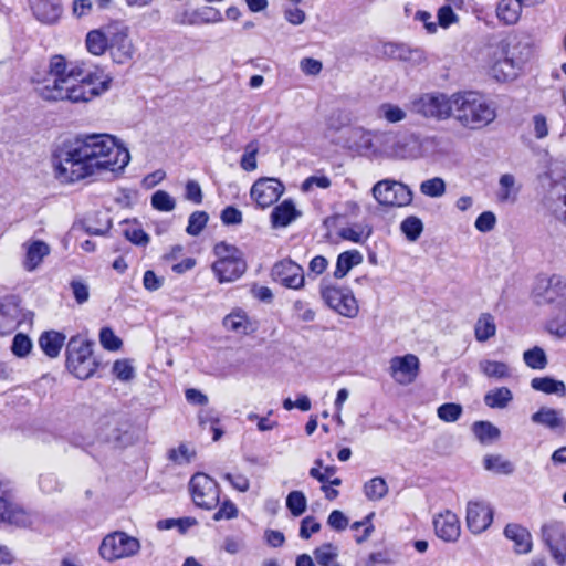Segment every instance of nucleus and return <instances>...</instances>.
<instances>
[{
  "label": "nucleus",
  "instance_id": "nucleus-1",
  "mask_svg": "<svg viewBox=\"0 0 566 566\" xmlns=\"http://www.w3.org/2000/svg\"><path fill=\"white\" fill-rule=\"evenodd\" d=\"M129 161L128 149L109 134L78 136L53 156L55 175L62 182H75L102 171H123Z\"/></svg>",
  "mask_w": 566,
  "mask_h": 566
},
{
  "label": "nucleus",
  "instance_id": "nucleus-2",
  "mask_svg": "<svg viewBox=\"0 0 566 566\" xmlns=\"http://www.w3.org/2000/svg\"><path fill=\"white\" fill-rule=\"evenodd\" d=\"M113 77L102 70L85 71L63 55H53L43 78H36V92L45 101L86 103L111 88Z\"/></svg>",
  "mask_w": 566,
  "mask_h": 566
},
{
  "label": "nucleus",
  "instance_id": "nucleus-3",
  "mask_svg": "<svg viewBox=\"0 0 566 566\" xmlns=\"http://www.w3.org/2000/svg\"><path fill=\"white\" fill-rule=\"evenodd\" d=\"M482 54L492 62V77L505 83L517 77L522 65L530 59L532 49L520 38H504L496 44H489Z\"/></svg>",
  "mask_w": 566,
  "mask_h": 566
},
{
  "label": "nucleus",
  "instance_id": "nucleus-4",
  "mask_svg": "<svg viewBox=\"0 0 566 566\" xmlns=\"http://www.w3.org/2000/svg\"><path fill=\"white\" fill-rule=\"evenodd\" d=\"M495 103L475 92L453 94L452 116L462 128L479 130L496 118Z\"/></svg>",
  "mask_w": 566,
  "mask_h": 566
},
{
  "label": "nucleus",
  "instance_id": "nucleus-5",
  "mask_svg": "<svg viewBox=\"0 0 566 566\" xmlns=\"http://www.w3.org/2000/svg\"><path fill=\"white\" fill-rule=\"evenodd\" d=\"M538 304H556L557 312L549 322V332L566 335V281L558 275L539 279L534 289Z\"/></svg>",
  "mask_w": 566,
  "mask_h": 566
},
{
  "label": "nucleus",
  "instance_id": "nucleus-6",
  "mask_svg": "<svg viewBox=\"0 0 566 566\" xmlns=\"http://www.w3.org/2000/svg\"><path fill=\"white\" fill-rule=\"evenodd\" d=\"M93 346V342L81 335L71 337L66 345V367L78 379H88L98 367Z\"/></svg>",
  "mask_w": 566,
  "mask_h": 566
},
{
  "label": "nucleus",
  "instance_id": "nucleus-7",
  "mask_svg": "<svg viewBox=\"0 0 566 566\" xmlns=\"http://www.w3.org/2000/svg\"><path fill=\"white\" fill-rule=\"evenodd\" d=\"M453 94L422 93L409 102V111L426 119L447 120L452 116Z\"/></svg>",
  "mask_w": 566,
  "mask_h": 566
},
{
  "label": "nucleus",
  "instance_id": "nucleus-8",
  "mask_svg": "<svg viewBox=\"0 0 566 566\" xmlns=\"http://www.w3.org/2000/svg\"><path fill=\"white\" fill-rule=\"evenodd\" d=\"M218 260L212 264V271L220 283L238 280L247 270L242 253L233 245L220 242L214 247Z\"/></svg>",
  "mask_w": 566,
  "mask_h": 566
},
{
  "label": "nucleus",
  "instance_id": "nucleus-9",
  "mask_svg": "<svg viewBox=\"0 0 566 566\" xmlns=\"http://www.w3.org/2000/svg\"><path fill=\"white\" fill-rule=\"evenodd\" d=\"M140 549V542L125 532H114L106 535L99 546L103 559L114 562L135 556Z\"/></svg>",
  "mask_w": 566,
  "mask_h": 566
},
{
  "label": "nucleus",
  "instance_id": "nucleus-10",
  "mask_svg": "<svg viewBox=\"0 0 566 566\" xmlns=\"http://www.w3.org/2000/svg\"><path fill=\"white\" fill-rule=\"evenodd\" d=\"M371 192L381 206L405 207L412 201L411 190L405 184L390 179L376 182Z\"/></svg>",
  "mask_w": 566,
  "mask_h": 566
},
{
  "label": "nucleus",
  "instance_id": "nucleus-11",
  "mask_svg": "<svg viewBox=\"0 0 566 566\" xmlns=\"http://www.w3.org/2000/svg\"><path fill=\"white\" fill-rule=\"evenodd\" d=\"M321 295L325 304L338 314L349 318L358 314V305L350 290L326 285L322 286Z\"/></svg>",
  "mask_w": 566,
  "mask_h": 566
},
{
  "label": "nucleus",
  "instance_id": "nucleus-12",
  "mask_svg": "<svg viewBox=\"0 0 566 566\" xmlns=\"http://www.w3.org/2000/svg\"><path fill=\"white\" fill-rule=\"evenodd\" d=\"M192 500L197 506L206 510L216 507L219 503V485L205 473H196L190 480Z\"/></svg>",
  "mask_w": 566,
  "mask_h": 566
},
{
  "label": "nucleus",
  "instance_id": "nucleus-13",
  "mask_svg": "<svg viewBox=\"0 0 566 566\" xmlns=\"http://www.w3.org/2000/svg\"><path fill=\"white\" fill-rule=\"evenodd\" d=\"M284 192L283 184L276 178L263 177L251 187L250 195L261 208H268L279 200Z\"/></svg>",
  "mask_w": 566,
  "mask_h": 566
},
{
  "label": "nucleus",
  "instance_id": "nucleus-14",
  "mask_svg": "<svg viewBox=\"0 0 566 566\" xmlns=\"http://www.w3.org/2000/svg\"><path fill=\"white\" fill-rule=\"evenodd\" d=\"M273 279L285 287L298 290L304 285V271L292 260H282L272 269Z\"/></svg>",
  "mask_w": 566,
  "mask_h": 566
},
{
  "label": "nucleus",
  "instance_id": "nucleus-15",
  "mask_svg": "<svg viewBox=\"0 0 566 566\" xmlns=\"http://www.w3.org/2000/svg\"><path fill=\"white\" fill-rule=\"evenodd\" d=\"M390 375L400 385L411 384L419 371V359L416 355L396 356L390 360Z\"/></svg>",
  "mask_w": 566,
  "mask_h": 566
},
{
  "label": "nucleus",
  "instance_id": "nucleus-16",
  "mask_svg": "<svg viewBox=\"0 0 566 566\" xmlns=\"http://www.w3.org/2000/svg\"><path fill=\"white\" fill-rule=\"evenodd\" d=\"M467 526L473 534L484 532L493 521V511L484 502L470 501L467 505Z\"/></svg>",
  "mask_w": 566,
  "mask_h": 566
},
{
  "label": "nucleus",
  "instance_id": "nucleus-17",
  "mask_svg": "<svg viewBox=\"0 0 566 566\" xmlns=\"http://www.w3.org/2000/svg\"><path fill=\"white\" fill-rule=\"evenodd\" d=\"M433 527L437 536L449 543L458 541L461 534L460 521L457 514L450 510L434 516Z\"/></svg>",
  "mask_w": 566,
  "mask_h": 566
},
{
  "label": "nucleus",
  "instance_id": "nucleus-18",
  "mask_svg": "<svg viewBox=\"0 0 566 566\" xmlns=\"http://www.w3.org/2000/svg\"><path fill=\"white\" fill-rule=\"evenodd\" d=\"M381 54L390 59L409 62L412 65L421 64L424 61V54L420 49H411L397 41L384 42Z\"/></svg>",
  "mask_w": 566,
  "mask_h": 566
},
{
  "label": "nucleus",
  "instance_id": "nucleus-19",
  "mask_svg": "<svg viewBox=\"0 0 566 566\" xmlns=\"http://www.w3.org/2000/svg\"><path fill=\"white\" fill-rule=\"evenodd\" d=\"M22 248L24 250L22 265L28 272L35 271L44 258L51 253L50 245L42 240H28L22 244Z\"/></svg>",
  "mask_w": 566,
  "mask_h": 566
},
{
  "label": "nucleus",
  "instance_id": "nucleus-20",
  "mask_svg": "<svg viewBox=\"0 0 566 566\" xmlns=\"http://www.w3.org/2000/svg\"><path fill=\"white\" fill-rule=\"evenodd\" d=\"M420 156V140L417 135H395L391 159H416Z\"/></svg>",
  "mask_w": 566,
  "mask_h": 566
},
{
  "label": "nucleus",
  "instance_id": "nucleus-21",
  "mask_svg": "<svg viewBox=\"0 0 566 566\" xmlns=\"http://www.w3.org/2000/svg\"><path fill=\"white\" fill-rule=\"evenodd\" d=\"M504 535L514 543V549L517 554H527L532 551V535L520 524H507L504 528Z\"/></svg>",
  "mask_w": 566,
  "mask_h": 566
},
{
  "label": "nucleus",
  "instance_id": "nucleus-22",
  "mask_svg": "<svg viewBox=\"0 0 566 566\" xmlns=\"http://www.w3.org/2000/svg\"><path fill=\"white\" fill-rule=\"evenodd\" d=\"M20 323L19 306L11 301L0 304V335L11 333Z\"/></svg>",
  "mask_w": 566,
  "mask_h": 566
},
{
  "label": "nucleus",
  "instance_id": "nucleus-23",
  "mask_svg": "<svg viewBox=\"0 0 566 566\" xmlns=\"http://www.w3.org/2000/svg\"><path fill=\"white\" fill-rule=\"evenodd\" d=\"M108 52L114 62L123 64L133 57L134 45L130 38H109Z\"/></svg>",
  "mask_w": 566,
  "mask_h": 566
},
{
  "label": "nucleus",
  "instance_id": "nucleus-24",
  "mask_svg": "<svg viewBox=\"0 0 566 566\" xmlns=\"http://www.w3.org/2000/svg\"><path fill=\"white\" fill-rule=\"evenodd\" d=\"M223 326L237 334L247 335L254 331L253 324L242 310H235L223 318Z\"/></svg>",
  "mask_w": 566,
  "mask_h": 566
},
{
  "label": "nucleus",
  "instance_id": "nucleus-25",
  "mask_svg": "<svg viewBox=\"0 0 566 566\" xmlns=\"http://www.w3.org/2000/svg\"><path fill=\"white\" fill-rule=\"evenodd\" d=\"M464 0H446V3L439 8L437 13L438 24L448 29L451 24L459 22L458 11H462Z\"/></svg>",
  "mask_w": 566,
  "mask_h": 566
},
{
  "label": "nucleus",
  "instance_id": "nucleus-26",
  "mask_svg": "<svg viewBox=\"0 0 566 566\" xmlns=\"http://www.w3.org/2000/svg\"><path fill=\"white\" fill-rule=\"evenodd\" d=\"M300 216L292 200H284L276 206L271 213L272 224L275 228L289 226Z\"/></svg>",
  "mask_w": 566,
  "mask_h": 566
},
{
  "label": "nucleus",
  "instance_id": "nucleus-27",
  "mask_svg": "<svg viewBox=\"0 0 566 566\" xmlns=\"http://www.w3.org/2000/svg\"><path fill=\"white\" fill-rule=\"evenodd\" d=\"M363 254L357 250H348L340 253L337 258L334 277L343 279L356 265L363 262Z\"/></svg>",
  "mask_w": 566,
  "mask_h": 566
},
{
  "label": "nucleus",
  "instance_id": "nucleus-28",
  "mask_svg": "<svg viewBox=\"0 0 566 566\" xmlns=\"http://www.w3.org/2000/svg\"><path fill=\"white\" fill-rule=\"evenodd\" d=\"M520 187L512 174H504L500 177L496 198L500 202L513 203L517 199Z\"/></svg>",
  "mask_w": 566,
  "mask_h": 566
},
{
  "label": "nucleus",
  "instance_id": "nucleus-29",
  "mask_svg": "<svg viewBox=\"0 0 566 566\" xmlns=\"http://www.w3.org/2000/svg\"><path fill=\"white\" fill-rule=\"evenodd\" d=\"M65 342V336L62 333L51 331L41 335L39 344L43 352L51 358L59 356Z\"/></svg>",
  "mask_w": 566,
  "mask_h": 566
},
{
  "label": "nucleus",
  "instance_id": "nucleus-30",
  "mask_svg": "<svg viewBox=\"0 0 566 566\" xmlns=\"http://www.w3.org/2000/svg\"><path fill=\"white\" fill-rule=\"evenodd\" d=\"M395 135L396 133L394 132L375 130L376 148L374 150V157H384L391 159Z\"/></svg>",
  "mask_w": 566,
  "mask_h": 566
},
{
  "label": "nucleus",
  "instance_id": "nucleus-31",
  "mask_svg": "<svg viewBox=\"0 0 566 566\" xmlns=\"http://www.w3.org/2000/svg\"><path fill=\"white\" fill-rule=\"evenodd\" d=\"M377 116L389 124H397L407 119L408 113L397 104L382 103L377 108Z\"/></svg>",
  "mask_w": 566,
  "mask_h": 566
},
{
  "label": "nucleus",
  "instance_id": "nucleus-32",
  "mask_svg": "<svg viewBox=\"0 0 566 566\" xmlns=\"http://www.w3.org/2000/svg\"><path fill=\"white\" fill-rule=\"evenodd\" d=\"M531 386L534 390L542 391L545 394H556L559 396H565L566 386L560 380H555L551 377H536L531 381Z\"/></svg>",
  "mask_w": 566,
  "mask_h": 566
},
{
  "label": "nucleus",
  "instance_id": "nucleus-33",
  "mask_svg": "<svg viewBox=\"0 0 566 566\" xmlns=\"http://www.w3.org/2000/svg\"><path fill=\"white\" fill-rule=\"evenodd\" d=\"M532 421L549 429H556L563 424L560 412L547 407H542L537 412L533 413Z\"/></svg>",
  "mask_w": 566,
  "mask_h": 566
},
{
  "label": "nucleus",
  "instance_id": "nucleus-34",
  "mask_svg": "<svg viewBox=\"0 0 566 566\" xmlns=\"http://www.w3.org/2000/svg\"><path fill=\"white\" fill-rule=\"evenodd\" d=\"M522 7L517 0H502L497 6V17L506 24H514L518 21Z\"/></svg>",
  "mask_w": 566,
  "mask_h": 566
},
{
  "label": "nucleus",
  "instance_id": "nucleus-35",
  "mask_svg": "<svg viewBox=\"0 0 566 566\" xmlns=\"http://www.w3.org/2000/svg\"><path fill=\"white\" fill-rule=\"evenodd\" d=\"M513 400V394L507 387L490 390L484 396V402L490 408L503 409Z\"/></svg>",
  "mask_w": 566,
  "mask_h": 566
},
{
  "label": "nucleus",
  "instance_id": "nucleus-36",
  "mask_svg": "<svg viewBox=\"0 0 566 566\" xmlns=\"http://www.w3.org/2000/svg\"><path fill=\"white\" fill-rule=\"evenodd\" d=\"M473 432L481 443H491L500 438V429L489 421H476Z\"/></svg>",
  "mask_w": 566,
  "mask_h": 566
},
{
  "label": "nucleus",
  "instance_id": "nucleus-37",
  "mask_svg": "<svg viewBox=\"0 0 566 566\" xmlns=\"http://www.w3.org/2000/svg\"><path fill=\"white\" fill-rule=\"evenodd\" d=\"M480 370L489 378L502 379L510 376L509 366L505 363L485 359L479 364Z\"/></svg>",
  "mask_w": 566,
  "mask_h": 566
},
{
  "label": "nucleus",
  "instance_id": "nucleus-38",
  "mask_svg": "<svg viewBox=\"0 0 566 566\" xmlns=\"http://www.w3.org/2000/svg\"><path fill=\"white\" fill-rule=\"evenodd\" d=\"M364 493L370 501H379L388 493V485L385 479L376 476L364 485Z\"/></svg>",
  "mask_w": 566,
  "mask_h": 566
},
{
  "label": "nucleus",
  "instance_id": "nucleus-39",
  "mask_svg": "<svg viewBox=\"0 0 566 566\" xmlns=\"http://www.w3.org/2000/svg\"><path fill=\"white\" fill-rule=\"evenodd\" d=\"M496 332L494 318L490 314H483L480 316L475 324V338L479 342H485L493 337Z\"/></svg>",
  "mask_w": 566,
  "mask_h": 566
},
{
  "label": "nucleus",
  "instance_id": "nucleus-40",
  "mask_svg": "<svg viewBox=\"0 0 566 566\" xmlns=\"http://www.w3.org/2000/svg\"><path fill=\"white\" fill-rule=\"evenodd\" d=\"M542 538L547 547L565 542V532L559 523L553 522L543 525Z\"/></svg>",
  "mask_w": 566,
  "mask_h": 566
},
{
  "label": "nucleus",
  "instance_id": "nucleus-41",
  "mask_svg": "<svg viewBox=\"0 0 566 566\" xmlns=\"http://www.w3.org/2000/svg\"><path fill=\"white\" fill-rule=\"evenodd\" d=\"M352 137L357 140V148L368 151L374 156L375 145V132L357 127L352 130Z\"/></svg>",
  "mask_w": 566,
  "mask_h": 566
},
{
  "label": "nucleus",
  "instance_id": "nucleus-42",
  "mask_svg": "<svg viewBox=\"0 0 566 566\" xmlns=\"http://www.w3.org/2000/svg\"><path fill=\"white\" fill-rule=\"evenodd\" d=\"M484 468L501 474H512L514 465L502 455H488L484 458Z\"/></svg>",
  "mask_w": 566,
  "mask_h": 566
},
{
  "label": "nucleus",
  "instance_id": "nucleus-43",
  "mask_svg": "<svg viewBox=\"0 0 566 566\" xmlns=\"http://www.w3.org/2000/svg\"><path fill=\"white\" fill-rule=\"evenodd\" d=\"M338 554V547L331 543H326L314 551V557L321 566H331L336 560Z\"/></svg>",
  "mask_w": 566,
  "mask_h": 566
},
{
  "label": "nucleus",
  "instance_id": "nucleus-44",
  "mask_svg": "<svg viewBox=\"0 0 566 566\" xmlns=\"http://www.w3.org/2000/svg\"><path fill=\"white\" fill-rule=\"evenodd\" d=\"M400 230L409 241H416L423 231V223L418 217L409 216L401 222Z\"/></svg>",
  "mask_w": 566,
  "mask_h": 566
},
{
  "label": "nucleus",
  "instance_id": "nucleus-45",
  "mask_svg": "<svg viewBox=\"0 0 566 566\" xmlns=\"http://www.w3.org/2000/svg\"><path fill=\"white\" fill-rule=\"evenodd\" d=\"M286 507L293 516L302 515L307 507L306 496L302 491H292L286 497Z\"/></svg>",
  "mask_w": 566,
  "mask_h": 566
},
{
  "label": "nucleus",
  "instance_id": "nucleus-46",
  "mask_svg": "<svg viewBox=\"0 0 566 566\" xmlns=\"http://www.w3.org/2000/svg\"><path fill=\"white\" fill-rule=\"evenodd\" d=\"M523 359L524 363L532 369H544L547 365L545 352L537 346L524 352Z\"/></svg>",
  "mask_w": 566,
  "mask_h": 566
},
{
  "label": "nucleus",
  "instance_id": "nucleus-47",
  "mask_svg": "<svg viewBox=\"0 0 566 566\" xmlns=\"http://www.w3.org/2000/svg\"><path fill=\"white\" fill-rule=\"evenodd\" d=\"M420 191L424 196L439 198L446 192V182L440 177L427 179L420 184Z\"/></svg>",
  "mask_w": 566,
  "mask_h": 566
},
{
  "label": "nucleus",
  "instance_id": "nucleus-48",
  "mask_svg": "<svg viewBox=\"0 0 566 566\" xmlns=\"http://www.w3.org/2000/svg\"><path fill=\"white\" fill-rule=\"evenodd\" d=\"M151 206L159 211L169 212L176 207L175 199L165 190H157L151 196Z\"/></svg>",
  "mask_w": 566,
  "mask_h": 566
},
{
  "label": "nucleus",
  "instance_id": "nucleus-49",
  "mask_svg": "<svg viewBox=\"0 0 566 566\" xmlns=\"http://www.w3.org/2000/svg\"><path fill=\"white\" fill-rule=\"evenodd\" d=\"M438 417L444 422H454L462 415V407L459 403H443L437 410Z\"/></svg>",
  "mask_w": 566,
  "mask_h": 566
},
{
  "label": "nucleus",
  "instance_id": "nucleus-50",
  "mask_svg": "<svg viewBox=\"0 0 566 566\" xmlns=\"http://www.w3.org/2000/svg\"><path fill=\"white\" fill-rule=\"evenodd\" d=\"M99 343L105 349L112 352L118 350L123 345L122 339L115 335L111 327H103L99 331Z\"/></svg>",
  "mask_w": 566,
  "mask_h": 566
},
{
  "label": "nucleus",
  "instance_id": "nucleus-51",
  "mask_svg": "<svg viewBox=\"0 0 566 566\" xmlns=\"http://www.w3.org/2000/svg\"><path fill=\"white\" fill-rule=\"evenodd\" d=\"M124 235L136 245L145 247L149 242V235L137 224L127 226L124 230Z\"/></svg>",
  "mask_w": 566,
  "mask_h": 566
},
{
  "label": "nucleus",
  "instance_id": "nucleus-52",
  "mask_svg": "<svg viewBox=\"0 0 566 566\" xmlns=\"http://www.w3.org/2000/svg\"><path fill=\"white\" fill-rule=\"evenodd\" d=\"M208 214L205 211H196L189 217L187 233L190 235H198L208 222Z\"/></svg>",
  "mask_w": 566,
  "mask_h": 566
},
{
  "label": "nucleus",
  "instance_id": "nucleus-53",
  "mask_svg": "<svg viewBox=\"0 0 566 566\" xmlns=\"http://www.w3.org/2000/svg\"><path fill=\"white\" fill-rule=\"evenodd\" d=\"M370 234V230L365 232L364 228L361 226H353V227H346L342 228L339 230V235L348 241L359 243L363 242L366 238H368Z\"/></svg>",
  "mask_w": 566,
  "mask_h": 566
},
{
  "label": "nucleus",
  "instance_id": "nucleus-54",
  "mask_svg": "<svg viewBox=\"0 0 566 566\" xmlns=\"http://www.w3.org/2000/svg\"><path fill=\"white\" fill-rule=\"evenodd\" d=\"M31 348L32 342L27 335L19 333L14 336L11 350L15 356L25 357L31 352Z\"/></svg>",
  "mask_w": 566,
  "mask_h": 566
},
{
  "label": "nucleus",
  "instance_id": "nucleus-55",
  "mask_svg": "<svg viewBox=\"0 0 566 566\" xmlns=\"http://www.w3.org/2000/svg\"><path fill=\"white\" fill-rule=\"evenodd\" d=\"M195 457V451L190 450L186 444L169 451V459L176 464H187Z\"/></svg>",
  "mask_w": 566,
  "mask_h": 566
},
{
  "label": "nucleus",
  "instance_id": "nucleus-56",
  "mask_svg": "<svg viewBox=\"0 0 566 566\" xmlns=\"http://www.w3.org/2000/svg\"><path fill=\"white\" fill-rule=\"evenodd\" d=\"M35 13L39 20L44 21L46 23H52L60 15V8L57 6L48 3L38 4L35 8Z\"/></svg>",
  "mask_w": 566,
  "mask_h": 566
},
{
  "label": "nucleus",
  "instance_id": "nucleus-57",
  "mask_svg": "<svg viewBox=\"0 0 566 566\" xmlns=\"http://www.w3.org/2000/svg\"><path fill=\"white\" fill-rule=\"evenodd\" d=\"M256 154L258 147L253 144H249L240 161L241 168L243 170L253 171L256 169Z\"/></svg>",
  "mask_w": 566,
  "mask_h": 566
},
{
  "label": "nucleus",
  "instance_id": "nucleus-58",
  "mask_svg": "<svg viewBox=\"0 0 566 566\" xmlns=\"http://www.w3.org/2000/svg\"><path fill=\"white\" fill-rule=\"evenodd\" d=\"M113 374L123 381H127L134 376V368L128 360H116L113 365Z\"/></svg>",
  "mask_w": 566,
  "mask_h": 566
},
{
  "label": "nucleus",
  "instance_id": "nucleus-59",
  "mask_svg": "<svg viewBox=\"0 0 566 566\" xmlns=\"http://www.w3.org/2000/svg\"><path fill=\"white\" fill-rule=\"evenodd\" d=\"M87 51L94 55H101L108 51L109 38H86Z\"/></svg>",
  "mask_w": 566,
  "mask_h": 566
},
{
  "label": "nucleus",
  "instance_id": "nucleus-60",
  "mask_svg": "<svg viewBox=\"0 0 566 566\" xmlns=\"http://www.w3.org/2000/svg\"><path fill=\"white\" fill-rule=\"evenodd\" d=\"M223 479L228 481L231 484V486L239 492L244 493L250 488V481L244 474L224 473Z\"/></svg>",
  "mask_w": 566,
  "mask_h": 566
},
{
  "label": "nucleus",
  "instance_id": "nucleus-61",
  "mask_svg": "<svg viewBox=\"0 0 566 566\" xmlns=\"http://www.w3.org/2000/svg\"><path fill=\"white\" fill-rule=\"evenodd\" d=\"M319 530L321 524L313 516H306L301 522L300 536L303 539H308L312 534L317 533Z\"/></svg>",
  "mask_w": 566,
  "mask_h": 566
},
{
  "label": "nucleus",
  "instance_id": "nucleus-62",
  "mask_svg": "<svg viewBox=\"0 0 566 566\" xmlns=\"http://www.w3.org/2000/svg\"><path fill=\"white\" fill-rule=\"evenodd\" d=\"M164 277L158 276L154 271L147 270L144 273L143 285L149 292L158 291L164 285Z\"/></svg>",
  "mask_w": 566,
  "mask_h": 566
},
{
  "label": "nucleus",
  "instance_id": "nucleus-63",
  "mask_svg": "<svg viewBox=\"0 0 566 566\" xmlns=\"http://www.w3.org/2000/svg\"><path fill=\"white\" fill-rule=\"evenodd\" d=\"M238 515V509L234 503L227 500L222 503L220 509L214 513L213 520L214 521H221V520H231L237 517Z\"/></svg>",
  "mask_w": 566,
  "mask_h": 566
},
{
  "label": "nucleus",
  "instance_id": "nucleus-64",
  "mask_svg": "<svg viewBox=\"0 0 566 566\" xmlns=\"http://www.w3.org/2000/svg\"><path fill=\"white\" fill-rule=\"evenodd\" d=\"M496 222V218L493 212H482L475 220V228L481 232L491 231Z\"/></svg>",
  "mask_w": 566,
  "mask_h": 566
}]
</instances>
